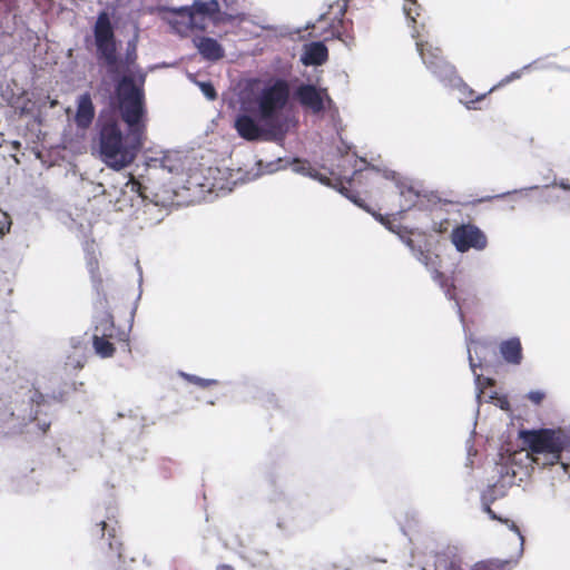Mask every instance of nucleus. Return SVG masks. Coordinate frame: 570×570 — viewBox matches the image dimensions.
Instances as JSON below:
<instances>
[{
    "label": "nucleus",
    "mask_w": 570,
    "mask_h": 570,
    "mask_svg": "<svg viewBox=\"0 0 570 570\" xmlns=\"http://www.w3.org/2000/svg\"><path fill=\"white\" fill-rule=\"evenodd\" d=\"M137 130L128 129L124 137L116 121L102 124L99 131V150L105 164L116 170L130 165L144 146V140Z\"/></svg>",
    "instance_id": "obj_1"
},
{
    "label": "nucleus",
    "mask_w": 570,
    "mask_h": 570,
    "mask_svg": "<svg viewBox=\"0 0 570 570\" xmlns=\"http://www.w3.org/2000/svg\"><path fill=\"white\" fill-rule=\"evenodd\" d=\"M94 38L97 58L104 62L109 75H117L121 69H129L135 66L138 58V36L127 42L124 60L119 61L114 27L106 11H101L97 17L94 26Z\"/></svg>",
    "instance_id": "obj_2"
},
{
    "label": "nucleus",
    "mask_w": 570,
    "mask_h": 570,
    "mask_svg": "<svg viewBox=\"0 0 570 570\" xmlns=\"http://www.w3.org/2000/svg\"><path fill=\"white\" fill-rule=\"evenodd\" d=\"M520 439L533 456V462L540 464L539 455H543L542 465H553L559 462L567 446L568 439L561 429L523 430Z\"/></svg>",
    "instance_id": "obj_3"
},
{
    "label": "nucleus",
    "mask_w": 570,
    "mask_h": 570,
    "mask_svg": "<svg viewBox=\"0 0 570 570\" xmlns=\"http://www.w3.org/2000/svg\"><path fill=\"white\" fill-rule=\"evenodd\" d=\"M119 110L122 120L131 131L137 130L145 138L146 125L142 121L145 114V94L142 86H137L130 76H124L117 86Z\"/></svg>",
    "instance_id": "obj_4"
},
{
    "label": "nucleus",
    "mask_w": 570,
    "mask_h": 570,
    "mask_svg": "<svg viewBox=\"0 0 570 570\" xmlns=\"http://www.w3.org/2000/svg\"><path fill=\"white\" fill-rule=\"evenodd\" d=\"M117 346L126 352H130L129 330L116 326L112 314L105 312L95 322L92 333L94 351L98 356L109 358L115 355Z\"/></svg>",
    "instance_id": "obj_5"
},
{
    "label": "nucleus",
    "mask_w": 570,
    "mask_h": 570,
    "mask_svg": "<svg viewBox=\"0 0 570 570\" xmlns=\"http://www.w3.org/2000/svg\"><path fill=\"white\" fill-rule=\"evenodd\" d=\"M288 98L289 87L283 79H277L272 86L264 88L257 101L259 119L267 126H274Z\"/></svg>",
    "instance_id": "obj_6"
},
{
    "label": "nucleus",
    "mask_w": 570,
    "mask_h": 570,
    "mask_svg": "<svg viewBox=\"0 0 570 570\" xmlns=\"http://www.w3.org/2000/svg\"><path fill=\"white\" fill-rule=\"evenodd\" d=\"M297 171L318 180L321 184L331 186L335 189H337L342 195L351 199L354 204L358 205L360 207H364L362 198L358 197L357 193L354 190V186L356 181H360L363 177V169H356L353 173V176L346 180H343L341 178H335L334 180L328 178L327 176L321 174L317 169L311 166L309 163L304 161L299 163L297 166Z\"/></svg>",
    "instance_id": "obj_7"
},
{
    "label": "nucleus",
    "mask_w": 570,
    "mask_h": 570,
    "mask_svg": "<svg viewBox=\"0 0 570 570\" xmlns=\"http://www.w3.org/2000/svg\"><path fill=\"white\" fill-rule=\"evenodd\" d=\"M451 242L460 253L470 249L483 250L488 246V237L474 224H461L455 226L450 235Z\"/></svg>",
    "instance_id": "obj_8"
},
{
    "label": "nucleus",
    "mask_w": 570,
    "mask_h": 570,
    "mask_svg": "<svg viewBox=\"0 0 570 570\" xmlns=\"http://www.w3.org/2000/svg\"><path fill=\"white\" fill-rule=\"evenodd\" d=\"M159 13L161 19L170 26L171 30L183 37L188 36L194 29L205 30L204 22H199L194 17V11L188 7L178 9L164 7L159 9Z\"/></svg>",
    "instance_id": "obj_9"
},
{
    "label": "nucleus",
    "mask_w": 570,
    "mask_h": 570,
    "mask_svg": "<svg viewBox=\"0 0 570 570\" xmlns=\"http://www.w3.org/2000/svg\"><path fill=\"white\" fill-rule=\"evenodd\" d=\"M420 56L424 65L438 76H449L454 71V67L445 60L442 50L433 47L431 43H416Z\"/></svg>",
    "instance_id": "obj_10"
},
{
    "label": "nucleus",
    "mask_w": 570,
    "mask_h": 570,
    "mask_svg": "<svg viewBox=\"0 0 570 570\" xmlns=\"http://www.w3.org/2000/svg\"><path fill=\"white\" fill-rule=\"evenodd\" d=\"M324 95H326L325 89H317L313 85H301L295 91L298 102L314 114H320L324 110Z\"/></svg>",
    "instance_id": "obj_11"
},
{
    "label": "nucleus",
    "mask_w": 570,
    "mask_h": 570,
    "mask_svg": "<svg viewBox=\"0 0 570 570\" xmlns=\"http://www.w3.org/2000/svg\"><path fill=\"white\" fill-rule=\"evenodd\" d=\"M394 193L396 191L400 196V212H406L411 209L420 197V191L406 179H403L396 175V173H394Z\"/></svg>",
    "instance_id": "obj_12"
},
{
    "label": "nucleus",
    "mask_w": 570,
    "mask_h": 570,
    "mask_svg": "<svg viewBox=\"0 0 570 570\" xmlns=\"http://www.w3.org/2000/svg\"><path fill=\"white\" fill-rule=\"evenodd\" d=\"M199 55L208 61H218L225 56L223 46L214 38L197 36L193 39Z\"/></svg>",
    "instance_id": "obj_13"
},
{
    "label": "nucleus",
    "mask_w": 570,
    "mask_h": 570,
    "mask_svg": "<svg viewBox=\"0 0 570 570\" xmlns=\"http://www.w3.org/2000/svg\"><path fill=\"white\" fill-rule=\"evenodd\" d=\"M95 118V107L90 94L86 92L79 96L75 122L78 128L87 129Z\"/></svg>",
    "instance_id": "obj_14"
},
{
    "label": "nucleus",
    "mask_w": 570,
    "mask_h": 570,
    "mask_svg": "<svg viewBox=\"0 0 570 570\" xmlns=\"http://www.w3.org/2000/svg\"><path fill=\"white\" fill-rule=\"evenodd\" d=\"M346 2L340 9V18L334 20L331 24V36L332 38H336L344 42L346 46H351L354 42V36L352 33V21L344 20L345 11H346Z\"/></svg>",
    "instance_id": "obj_15"
},
{
    "label": "nucleus",
    "mask_w": 570,
    "mask_h": 570,
    "mask_svg": "<svg viewBox=\"0 0 570 570\" xmlns=\"http://www.w3.org/2000/svg\"><path fill=\"white\" fill-rule=\"evenodd\" d=\"M235 129L246 140H257L262 136V129L257 122L247 115H240L235 120Z\"/></svg>",
    "instance_id": "obj_16"
},
{
    "label": "nucleus",
    "mask_w": 570,
    "mask_h": 570,
    "mask_svg": "<svg viewBox=\"0 0 570 570\" xmlns=\"http://www.w3.org/2000/svg\"><path fill=\"white\" fill-rule=\"evenodd\" d=\"M500 353L507 363L513 365L521 364L523 354L520 338L511 337L502 341L500 344Z\"/></svg>",
    "instance_id": "obj_17"
},
{
    "label": "nucleus",
    "mask_w": 570,
    "mask_h": 570,
    "mask_svg": "<svg viewBox=\"0 0 570 570\" xmlns=\"http://www.w3.org/2000/svg\"><path fill=\"white\" fill-rule=\"evenodd\" d=\"M327 58L328 51L326 46L317 41L307 46L303 61L305 65L321 66Z\"/></svg>",
    "instance_id": "obj_18"
},
{
    "label": "nucleus",
    "mask_w": 570,
    "mask_h": 570,
    "mask_svg": "<svg viewBox=\"0 0 570 570\" xmlns=\"http://www.w3.org/2000/svg\"><path fill=\"white\" fill-rule=\"evenodd\" d=\"M497 89V86L492 87L488 92L476 94L472 88L468 86H463L460 89L462 101L469 109H478L476 104L485 99V97L493 92Z\"/></svg>",
    "instance_id": "obj_19"
},
{
    "label": "nucleus",
    "mask_w": 570,
    "mask_h": 570,
    "mask_svg": "<svg viewBox=\"0 0 570 570\" xmlns=\"http://www.w3.org/2000/svg\"><path fill=\"white\" fill-rule=\"evenodd\" d=\"M510 562L507 560L490 559L478 562L472 570H509Z\"/></svg>",
    "instance_id": "obj_20"
},
{
    "label": "nucleus",
    "mask_w": 570,
    "mask_h": 570,
    "mask_svg": "<svg viewBox=\"0 0 570 570\" xmlns=\"http://www.w3.org/2000/svg\"><path fill=\"white\" fill-rule=\"evenodd\" d=\"M97 527H99V532L101 534V537L105 535V532L107 531L108 532V539H109V547L111 549L115 548V544H118L115 540H116V537H117V528L116 525H112V524H109L107 523L106 521H100Z\"/></svg>",
    "instance_id": "obj_21"
},
{
    "label": "nucleus",
    "mask_w": 570,
    "mask_h": 570,
    "mask_svg": "<svg viewBox=\"0 0 570 570\" xmlns=\"http://www.w3.org/2000/svg\"><path fill=\"white\" fill-rule=\"evenodd\" d=\"M419 10L420 6L416 0H406V3L403 7L405 17L413 23L416 21V17L420 16Z\"/></svg>",
    "instance_id": "obj_22"
},
{
    "label": "nucleus",
    "mask_w": 570,
    "mask_h": 570,
    "mask_svg": "<svg viewBox=\"0 0 570 570\" xmlns=\"http://www.w3.org/2000/svg\"><path fill=\"white\" fill-rule=\"evenodd\" d=\"M184 377L188 382H190L193 384H196V385H198V386H200L203 389L218 384V381H216V380H206V379L198 377L196 375L184 374Z\"/></svg>",
    "instance_id": "obj_23"
},
{
    "label": "nucleus",
    "mask_w": 570,
    "mask_h": 570,
    "mask_svg": "<svg viewBox=\"0 0 570 570\" xmlns=\"http://www.w3.org/2000/svg\"><path fill=\"white\" fill-rule=\"evenodd\" d=\"M11 228L10 216L6 212H0V237L9 233Z\"/></svg>",
    "instance_id": "obj_24"
},
{
    "label": "nucleus",
    "mask_w": 570,
    "mask_h": 570,
    "mask_svg": "<svg viewBox=\"0 0 570 570\" xmlns=\"http://www.w3.org/2000/svg\"><path fill=\"white\" fill-rule=\"evenodd\" d=\"M194 11V17L197 19V14L208 16V7L206 2L196 0L193 6L188 7Z\"/></svg>",
    "instance_id": "obj_25"
},
{
    "label": "nucleus",
    "mask_w": 570,
    "mask_h": 570,
    "mask_svg": "<svg viewBox=\"0 0 570 570\" xmlns=\"http://www.w3.org/2000/svg\"><path fill=\"white\" fill-rule=\"evenodd\" d=\"M200 89L203 91V94L209 99V100H214L216 99L217 97V92L214 88V86L210 83V82H202L200 83Z\"/></svg>",
    "instance_id": "obj_26"
},
{
    "label": "nucleus",
    "mask_w": 570,
    "mask_h": 570,
    "mask_svg": "<svg viewBox=\"0 0 570 570\" xmlns=\"http://www.w3.org/2000/svg\"><path fill=\"white\" fill-rule=\"evenodd\" d=\"M373 216L383 225L386 227V229L392 230V215L391 214H376L372 213Z\"/></svg>",
    "instance_id": "obj_27"
},
{
    "label": "nucleus",
    "mask_w": 570,
    "mask_h": 570,
    "mask_svg": "<svg viewBox=\"0 0 570 570\" xmlns=\"http://www.w3.org/2000/svg\"><path fill=\"white\" fill-rule=\"evenodd\" d=\"M527 397L533 404L539 405L544 400L546 394L541 391H531L528 393Z\"/></svg>",
    "instance_id": "obj_28"
},
{
    "label": "nucleus",
    "mask_w": 570,
    "mask_h": 570,
    "mask_svg": "<svg viewBox=\"0 0 570 570\" xmlns=\"http://www.w3.org/2000/svg\"><path fill=\"white\" fill-rule=\"evenodd\" d=\"M206 4L208 7V17L213 18L219 12V3L217 0H209Z\"/></svg>",
    "instance_id": "obj_29"
},
{
    "label": "nucleus",
    "mask_w": 570,
    "mask_h": 570,
    "mask_svg": "<svg viewBox=\"0 0 570 570\" xmlns=\"http://www.w3.org/2000/svg\"><path fill=\"white\" fill-rule=\"evenodd\" d=\"M127 185H130L132 191H137L139 194V196H144L142 195V188L144 187H142L140 181L135 179L134 176L130 177V180H129V183Z\"/></svg>",
    "instance_id": "obj_30"
},
{
    "label": "nucleus",
    "mask_w": 570,
    "mask_h": 570,
    "mask_svg": "<svg viewBox=\"0 0 570 570\" xmlns=\"http://www.w3.org/2000/svg\"><path fill=\"white\" fill-rule=\"evenodd\" d=\"M521 77V71H513L512 73L508 75L505 78H503L500 83L497 86L500 87V86H504L515 79H519Z\"/></svg>",
    "instance_id": "obj_31"
},
{
    "label": "nucleus",
    "mask_w": 570,
    "mask_h": 570,
    "mask_svg": "<svg viewBox=\"0 0 570 570\" xmlns=\"http://www.w3.org/2000/svg\"><path fill=\"white\" fill-rule=\"evenodd\" d=\"M484 511L489 514V517L492 520H498V521L503 522V523H508L509 522L508 519H502V518L498 517L497 513L491 509V507L489 504L484 505Z\"/></svg>",
    "instance_id": "obj_32"
},
{
    "label": "nucleus",
    "mask_w": 570,
    "mask_h": 570,
    "mask_svg": "<svg viewBox=\"0 0 570 570\" xmlns=\"http://www.w3.org/2000/svg\"><path fill=\"white\" fill-rule=\"evenodd\" d=\"M258 557H262L263 559H268V553L265 551H254V553L249 556V559L253 561L254 566H256V561L258 563L262 562V560H259Z\"/></svg>",
    "instance_id": "obj_33"
},
{
    "label": "nucleus",
    "mask_w": 570,
    "mask_h": 570,
    "mask_svg": "<svg viewBox=\"0 0 570 570\" xmlns=\"http://www.w3.org/2000/svg\"><path fill=\"white\" fill-rule=\"evenodd\" d=\"M445 563L446 570H462L459 564H456L454 561L446 562V560H443Z\"/></svg>",
    "instance_id": "obj_34"
},
{
    "label": "nucleus",
    "mask_w": 570,
    "mask_h": 570,
    "mask_svg": "<svg viewBox=\"0 0 570 570\" xmlns=\"http://www.w3.org/2000/svg\"><path fill=\"white\" fill-rule=\"evenodd\" d=\"M32 401L40 405L43 402V395L40 392H36Z\"/></svg>",
    "instance_id": "obj_35"
},
{
    "label": "nucleus",
    "mask_w": 570,
    "mask_h": 570,
    "mask_svg": "<svg viewBox=\"0 0 570 570\" xmlns=\"http://www.w3.org/2000/svg\"><path fill=\"white\" fill-rule=\"evenodd\" d=\"M217 570H235V569L229 564H219L217 567Z\"/></svg>",
    "instance_id": "obj_36"
},
{
    "label": "nucleus",
    "mask_w": 570,
    "mask_h": 570,
    "mask_svg": "<svg viewBox=\"0 0 570 570\" xmlns=\"http://www.w3.org/2000/svg\"><path fill=\"white\" fill-rule=\"evenodd\" d=\"M562 189L564 190H569L570 191V185L564 183V181H561L560 185H559Z\"/></svg>",
    "instance_id": "obj_37"
},
{
    "label": "nucleus",
    "mask_w": 570,
    "mask_h": 570,
    "mask_svg": "<svg viewBox=\"0 0 570 570\" xmlns=\"http://www.w3.org/2000/svg\"><path fill=\"white\" fill-rule=\"evenodd\" d=\"M405 570H425L424 568L422 567H419V566H413V564H410L407 569Z\"/></svg>",
    "instance_id": "obj_38"
},
{
    "label": "nucleus",
    "mask_w": 570,
    "mask_h": 570,
    "mask_svg": "<svg viewBox=\"0 0 570 570\" xmlns=\"http://www.w3.org/2000/svg\"><path fill=\"white\" fill-rule=\"evenodd\" d=\"M511 529L514 530L518 534H520V530H519L518 525H515L514 522L511 523Z\"/></svg>",
    "instance_id": "obj_39"
},
{
    "label": "nucleus",
    "mask_w": 570,
    "mask_h": 570,
    "mask_svg": "<svg viewBox=\"0 0 570 570\" xmlns=\"http://www.w3.org/2000/svg\"><path fill=\"white\" fill-rule=\"evenodd\" d=\"M470 365H471L472 370L474 371L476 365L474 364L473 358L471 356H470Z\"/></svg>",
    "instance_id": "obj_40"
}]
</instances>
